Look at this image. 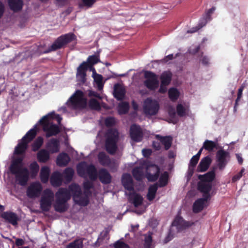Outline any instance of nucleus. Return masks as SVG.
Instances as JSON below:
<instances>
[{"mask_svg": "<svg viewBox=\"0 0 248 248\" xmlns=\"http://www.w3.org/2000/svg\"><path fill=\"white\" fill-rule=\"evenodd\" d=\"M84 191V193H86L89 195H91L92 194L90 189L93 188V185L92 182L87 181L83 183V184Z\"/></svg>", "mask_w": 248, "mask_h": 248, "instance_id": "09e8293b", "label": "nucleus"}, {"mask_svg": "<svg viewBox=\"0 0 248 248\" xmlns=\"http://www.w3.org/2000/svg\"><path fill=\"white\" fill-rule=\"evenodd\" d=\"M155 137L164 146L166 150H168L170 148L172 141V138L171 136H162L160 135H156Z\"/></svg>", "mask_w": 248, "mask_h": 248, "instance_id": "4be33fe9", "label": "nucleus"}, {"mask_svg": "<svg viewBox=\"0 0 248 248\" xmlns=\"http://www.w3.org/2000/svg\"><path fill=\"white\" fill-rule=\"evenodd\" d=\"M50 170L46 166L43 167L40 171V177L42 182L46 183L47 182L49 176Z\"/></svg>", "mask_w": 248, "mask_h": 248, "instance_id": "f704fd0d", "label": "nucleus"}, {"mask_svg": "<svg viewBox=\"0 0 248 248\" xmlns=\"http://www.w3.org/2000/svg\"><path fill=\"white\" fill-rule=\"evenodd\" d=\"M62 46V37H59L58 39L51 45L50 48L45 51V53H47L51 51L55 50L60 48Z\"/></svg>", "mask_w": 248, "mask_h": 248, "instance_id": "49530a36", "label": "nucleus"}, {"mask_svg": "<svg viewBox=\"0 0 248 248\" xmlns=\"http://www.w3.org/2000/svg\"><path fill=\"white\" fill-rule=\"evenodd\" d=\"M54 193L49 189H45L40 201V206L41 209L44 211H47L49 210L52 202L54 200Z\"/></svg>", "mask_w": 248, "mask_h": 248, "instance_id": "1a4fd4ad", "label": "nucleus"}, {"mask_svg": "<svg viewBox=\"0 0 248 248\" xmlns=\"http://www.w3.org/2000/svg\"><path fill=\"white\" fill-rule=\"evenodd\" d=\"M169 174L168 172H164L160 176L158 184V187H162L166 186L168 183Z\"/></svg>", "mask_w": 248, "mask_h": 248, "instance_id": "58836bf2", "label": "nucleus"}, {"mask_svg": "<svg viewBox=\"0 0 248 248\" xmlns=\"http://www.w3.org/2000/svg\"><path fill=\"white\" fill-rule=\"evenodd\" d=\"M208 18H207L206 16H204L201 19V20L199 21V23L198 25V26L196 27L195 30L191 31L190 32H194L200 29L201 28H202L203 26H204L207 23L208 21Z\"/></svg>", "mask_w": 248, "mask_h": 248, "instance_id": "8fccbe9b", "label": "nucleus"}, {"mask_svg": "<svg viewBox=\"0 0 248 248\" xmlns=\"http://www.w3.org/2000/svg\"><path fill=\"white\" fill-rule=\"evenodd\" d=\"M192 224L190 222L184 220L181 217L177 216L172 222V225L184 229L191 226Z\"/></svg>", "mask_w": 248, "mask_h": 248, "instance_id": "aec40b11", "label": "nucleus"}, {"mask_svg": "<svg viewBox=\"0 0 248 248\" xmlns=\"http://www.w3.org/2000/svg\"><path fill=\"white\" fill-rule=\"evenodd\" d=\"M70 160V157L68 154L63 152V167L66 166Z\"/></svg>", "mask_w": 248, "mask_h": 248, "instance_id": "13d9d810", "label": "nucleus"}, {"mask_svg": "<svg viewBox=\"0 0 248 248\" xmlns=\"http://www.w3.org/2000/svg\"><path fill=\"white\" fill-rule=\"evenodd\" d=\"M74 174V170L70 167L66 168L63 171V178H64L68 182L72 181Z\"/></svg>", "mask_w": 248, "mask_h": 248, "instance_id": "4c0bfd02", "label": "nucleus"}, {"mask_svg": "<svg viewBox=\"0 0 248 248\" xmlns=\"http://www.w3.org/2000/svg\"><path fill=\"white\" fill-rule=\"evenodd\" d=\"M42 190V186L39 182H34L31 184L27 190V196L33 198L39 197Z\"/></svg>", "mask_w": 248, "mask_h": 248, "instance_id": "4468645a", "label": "nucleus"}, {"mask_svg": "<svg viewBox=\"0 0 248 248\" xmlns=\"http://www.w3.org/2000/svg\"><path fill=\"white\" fill-rule=\"evenodd\" d=\"M105 138L106 151L110 155H114L118 149L117 143L119 140L118 131L115 128H109L105 134Z\"/></svg>", "mask_w": 248, "mask_h": 248, "instance_id": "7ed1b4c3", "label": "nucleus"}, {"mask_svg": "<svg viewBox=\"0 0 248 248\" xmlns=\"http://www.w3.org/2000/svg\"><path fill=\"white\" fill-rule=\"evenodd\" d=\"M122 184L124 188L128 191H132L134 190L133 181L129 173H124L122 177Z\"/></svg>", "mask_w": 248, "mask_h": 248, "instance_id": "f3484780", "label": "nucleus"}, {"mask_svg": "<svg viewBox=\"0 0 248 248\" xmlns=\"http://www.w3.org/2000/svg\"><path fill=\"white\" fill-rule=\"evenodd\" d=\"M88 69H91V67L86 62H82L77 68V76L83 83L86 81V71Z\"/></svg>", "mask_w": 248, "mask_h": 248, "instance_id": "dca6fc26", "label": "nucleus"}, {"mask_svg": "<svg viewBox=\"0 0 248 248\" xmlns=\"http://www.w3.org/2000/svg\"><path fill=\"white\" fill-rule=\"evenodd\" d=\"M50 182L54 186H59L62 183V175L58 172H55L52 175L50 178Z\"/></svg>", "mask_w": 248, "mask_h": 248, "instance_id": "c756f323", "label": "nucleus"}, {"mask_svg": "<svg viewBox=\"0 0 248 248\" xmlns=\"http://www.w3.org/2000/svg\"><path fill=\"white\" fill-rule=\"evenodd\" d=\"M77 171L78 175L82 178H86L87 174L92 181H95L97 178V172L95 166L93 164L88 165L85 162L78 164Z\"/></svg>", "mask_w": 248, "mask_h": 248, "instance_id": "39448f33", "label": "nucleus"}, {"mask_svg": "<svg viewBox=\"0 0 248 248\" xmlns=\"http://www.w3.org/2000/svg\"><path fill=\"white\" fill-rule=\"evenodd\" d=\"M152 146L156 151L160 150L161 148L160 142L155 141H153Z\"/></svg>", "mask_w": 248, "mask_h": 248, "instance_id": "774afa93", "label": "nucleus"}, {"mask_svg": "<svg viewBox=\"0 0 248 248\" xmlns=\"http://www.w3.org/2000/svg\"><path fill=\"white\" fill-rule=\"evenodd\" d=\"M63 145L65 147V150L69 154H72L74 151V149L70 146L67 135L66 133L63 134Z\"/></svg>", "mask_w": 248, "mask_h": 248, "instance_id": "37998d69", "label": "nucleus"}, {"mask_svg": "<svg viewBox=\"0 0 248 248\" xmlns=\"http://www.w3.org/2000/svg\"><path fill=\"white\" fill-rule=\"evenodd\" d=\"M115 119L113 117L107 118L105 120V124L107 127H111L115 124Z\"/></svg>", "mask_w": 248, "mask_h": 248, "instance_id": "5fc2aeb1", "label": "nucleus"}, {"mask_svg": "<svg viewBox=\"0 0 248 248\" xmlns=\"http://www.w3.org/2000/svg\"><path fill=\"white\" fill-rule=\"evenodd\" d=\"M108 231H106L101 233L99 237L98 238V239L96 243L102 242L108 236Z\"/></svg>", "mask_w": 248, "mask_h": 248, "instance_id": "bf43d9fd", "label": "nucleus"}, {"mask_svg": "<svg viewBox=\"0 0 248 248\" xmlns=\"http://www.w3.org/2000/svg\"><path fill=\"white\" fill-rule=\"evenodd\" d=\"M56 201L54 203V208L57 211L62 212V189L60 188L56 194Z\"/></svg>", "mask_w": 248, "mask_h": 248, "instance_id": "cd10ccee", "label": "nucleus"}, {"mask_svg": "<svg viewBox=\"0 0 248 248\" xmlns=\"http://www.w3.org/2000/svg\"><path fill=\"white\" fill-rule=\"evenodd\" d=\"M98 160L99 163L103 166H108L111 169L117 170L118 165L114 161H111L108 155L105 152H100L97 155Z\"/></svg>", "mask_w": 248, "mask_h": 248, "instance_id": "f8f14e48", "label": "nucleus"}, {"mask_svg": "<svg viewBox=\"0 0 248 248\" xmlns=\"http://www.w3.org/2000/svg\"><path fill=\"white\" fill-rule=\"evenodd\" d=\"M174 58L173 55L172 54L168 55L165 56L163 59L161 60V62L163 63L167 62L169 60H171Z\"/></svg>", "mask_w": 248, "mask_h": 248, "instance_id": "338daca9", "label": "nucleus"}, {"mask_svg": "<svg viewBox=\"0 0 248 248\" xmlns=\"http://www.w3.org/2000/svg\"><path fill=\"white\" fill-rule=\"evenodd\" d=\"M97 177L103 184L108 185L111 183L112 177L107 169L102 168L98 171Z\"/></svg>", "mask_w": 248, "mask_h": 248, "instance_id": "a211bd4d", "label": "nucleus"}, {"mask_svg": "<svg viewBox=\"0 0 248 248\" xmlns=\"http://www.w3.org/2000/svg\"><path fill=\"white\" fill-rule=\"evenodd\" d=\"M199 159L200 158H198L197 156L195 155L192 157L189 164V170H190L191 168H192V171H193V170L197 165L199 160Z\"/></svg>", "mask_w": 248, "mask_h": 248, "instance_id": "603ef678", "label": "nucleus"}, {"mask_svg": "<svg viewBox=\"0 0 248 248\" xmlns=\"http://www.w3.org/2000/svg\"><path fill=\"white\" fill-rule=\"evenodd\" d=\"M144 76L146 79L144 82V84L148 89L154 91L158 88L159 81L155 73L150 71H145Z\"/></svg>", "mask_w": 248, "mask_h": 248, "instance_id": "6e6552de", "label": "nucleus"}, {"mask_svg": "<svg viewBox=\"0 0 248 248\" xmlns=\"http://www.w3.org/2000/svg\"><path fill=\"white\" fill-rule=\"evenodd\" d=\"M200 61L204 65L209 66V59L206 56H202L200 58Z\"/></svg>", "mask_w": 248, "mask_h": 248, "instance_id": "e2e57ef3", "label": "nucleus"}, {"mask_svg": "<svg viewBox=\"0 0 248 248\" xmlns=\"http://www.w3.org/2000/svg\"><path fill=\"white\" fill-rule=\"evenodd\" d=\"M83 239L81 238L77 239L70 243L66 247V248H83Z\"/></svg>", "mask_w": 248, "mask_h": 248, "instance_id": "c03bdc74", "label": "nucleus"}, {"mask_svg": "<svg viewBox=\"0 0 248 248\" xmlns=\"http://www.w3.org/2000/svg\"><path fill=\"white\" fill-rule=\"evenodd\" d=\"M30 169L33 175H35L39 170V166L36 162H33L30 165Z\"/></svg>", "mask_w": 248, "mask_h": 248, "instance_id": "6e6d98bb", "label": "nucleus"}, {"mask_svg": "<svg viewBox=\"0 0 248 248\" xmlns=\"http://www.w3.org/2000/svg\"><path fill=\"white\" fill-rule=\"evenodd\" d=\"M43 142V139L41 137H38L33 143L32 150L34 151L37 150L42 145Z\"/></svg>", "mask_w": 248, "mask_h": 248, "instance_id": "3c124183", "label": "nucleus"}, {"mask_svg": "<svg viewBox=\"0 0 248 248\" xmlns=\"http://www.w3.org/2000/svg\"><path fill=\"white\" fill-rule=\"evenodd\" d=\"M89 106L92 110H100L101 109L99 102L94 98H92L89 100Z\"/></svg>", "mask_w": 248, "mask_h": 248, "instance_id": "de8ad7c7", "label": "nucleus"}, {"mask_svg": "<svg viewBox=\"0 0 248 248\" xmlns=\"http://www.w3.org/2000/svg\"><path fill=\"white\" fill-rule=\"evenodd\" d=\"M93 78L98 86L101 85L103 80V77L102 75L96 73L94 75Z\"/></svg>", "mask_w": 248, "mask_h": 248, "instance_id": "4d7b16f0", "label": "nucleus"}, {"mask_svg": "<svg viewBox=\"0 0 248 248\" xmlns=\"http://www.w3.org/2000/svg\"><path fill=\"white\" fill-rule=\"evenodd\" d=\"M160 108L158 101L150 97L146 98L143 102V109L146 116H152L157 114Z\"/></svg>", "mask_w": 248, "mask_h": 248, "instance_id": "0eeeda50", "label": "nucleus"}, {"mask_svg": "<svg viewBox=\"0 0 248 248\" xmlns=\"http://www.w3.org/2000/svg\"><path fill=\"white\" fill-rule=\"evenodd\" d=\"M95 2L96 0H82L83 5L88 7H91Z\"/></svg>", "mask_w": 248, "mask_h": 248, "instance_id": "052dcab7", "label": "nucleus"}, {"mask_svg": "<svg viewBox=\"0 0 248 248\" xmlns=\"http://www.w3.org/2000/svg\"><path fill=\"white\" fill-rule=\"evenodd\" d=\"M203 198H199L195 201L193 205V212L198 213L204 208L205 202L210 198V195H203Z\"/></svg>", "mask_w": 248, "mask_h": 248, "instance_id": "2eb2a0df", "label": "nucleus"}, {"mask_svg": "<svg viewBox=\"0 0 248 248\" xmlns=\"http://www.w3.org/2000/svg\"><path fill=\"white\" fill-rule=\"evenodd\" d=\"M212 187V185L210 183L200 181L198 183V189L202 193H203V195H205V196L210 195L209 193Z\"/></svg>", "mask_w": 248, "mask_h": 248, "instance_id": "5701e85b", "label": "nucleus"}, {"mask_svg": "<svg viewBox=\"0 0 248 248\" xmlns=\"http://www.w3.org/2000/svg\"><path fill=\"white\" fill-rule=\"evenodd\" d=\"M212 159L209 156H207L203 157L202 159L198 166L197 171L198 172H204L206 171L209 168Z\"/></svg>", "mask_w": 248, "mask_h": 248, "instance_id": "412c9836", "label": "nucleus"}, {"mask_svg": "<svg viewBox=\"0 0 248 248\" xmlns=\"http://www.w3.org/2000/svg\"><path fill=\"white\" fill-rule=\"evenodd\" d=\"M129 134L131 139L136 142L141 141L143 138V133L141 127L136 124L131 125Z\"/></svg>", "mask_w": 248, "mask_h": 248, "instance_id": "9b49d317", "label": "nucleus"}, {"mask_svg": "<svg viewBox=\"0 0 248 248\" xmlns=\"http://www.w3.org/2000/svg\"><path fill=\"white\" fill-rule=\"evenodd\" d=\"M188 109L185 108L183 105L178 104L176 106V112L180 117H183L188 114Z\"/></svg>", "mask_w": 248, "mask_h": 248, "instance_id": "79ce46f5", "label": "nucleus"}, {"mask_svg": "<svg viewBox=\"0 0 248 248\" xmlns=\"http://www.w3.org/2000/svg\"><path fill=\"white\" fill-rule=\"evenodd\" d=\"M142 153L144 157H149L152 153V151L150 149H143L142 150Z\"/></svg>", "mask_w": 248, "mask_h": 248, "instance_id": "0e129e2a", "label": "nucleus"}, {"mask_svg": "<svg viewBox=\"0 0 248 248\" xmlns=\"http://www.w3.org/2000/svg\"><path fill=\"white\" fill-rule=\"evenodd\" d=\"M133 177L138 181H141L144 177L143 168L140 167H135L132 171Z\"/></svg>", "mask_w": 248, "mask_h": 248, "instance_id": "c85d7f7f", "label": "nucleus"}, {"mask_svg": "<svg viewBox=\"0 0 248 248\" xmlns=\"http://www.w3.org/2000/svg\"><path fill=\"white\" fill-rule=\"evenodd\" d=\"M129 109V103L126 102H123L118 105V113L120 114H125L128 113Z\"/></svg>", "mask_w": 248, "mask_h": 248, "instance_id": "a19ab883", "label": "nucleus"}, {"mask_svg": "<svg viewBox=\"0 0 248 248\" xmlns=\"http://www.w3.org/2000/svg\"><path fill=\"white\" fill-rule=\"evenodd\" d=\"M114 248H130L129 245L125 243L118 240L114 244Z\"/></svg>", "mask_w": 248, "mask_h": 248, "instance_id": "864d4df0", "label": "nucleus"}, {"mask_svg": "<svg viewBox=\"0 0 248 248\" xmlns=\"http://www.w3.org/2000/svg\"><path fill=\"white\" fill-rule=\"evenodd\" d=\"M77 36L73 33L70 32L63 35V48L69 44L72 48L74 47L77 44Z\"/></svg>", "mask_w": 248, "mask_h": 248, "instance_id": "6ab92c4d", "label": "nucleus"}, {"mask_svg": "<svg viewBox=\"0 0 248 248\" xmlns=\"http://www.w3.org/2000/svg\"><path fill=\"white\" fill-rule=\"evenodd\" d=\"M158 187L157 183L154 184L149 186L147 195V198L149 201H152L155 198Z\"/></svg>", "mask_w": 248, "mask_h": 248, "instance_id": "473e14b6", "label": "nucleus"}, {"mask_svg": "<svg viewBox=\"0 0 248 248\" xmlns=\"http://www.w3.org/2000/svg\"><path fill=\"white\" fill-rule=\"evenodd\" d=\"M37 157L40 162H45L49 159V154L46 150L43 149L38 153Z\"/></svg>", "mask_w": 248, "mask_h": 248, "instance_id": "ea45409f", "label": "nucleus"}, {"mask_svg": "<svg viewBox=\"0 0 248 248\" xmlns=\"http://www.w3.org/2000/svg\"><path fill=\"white\" fill-rule=\"evenodd\" d=\"M36 126L31 129L22 138L15 148L13 158L9 167L11 173L15 176L16 182L21 186H25L29 179V171L27 168L22 167L23 154L27 148V145L36 134Z\"/></svg>", "mask_w": 248, "mask_h": 248, "instance_id": "f257e3e1", "label": "nucleus"}, {"mask_svg": "<svg viewBox=\"0 0 248 248\" xmlns=\"http://www.w3.org/2000/svg\"><path fill=\"white\" fill-rule=\"evenodd\" d=\"M87 63L89 64V66L91 67V70L93 71V73L95 72V69L93 66L100 62L99 55H93L89 56L87 60Z\"/></svg>", "mask_w": 248, "mask_h": 248, "instance_id": "72a5a7b5", "label": "nucleus"}, {"mask_svg": "<svg viewBox=\"0 0 248 248\" xmlns=\"http://www.w3.org/2000/svg\"><path fill=\"white\" fill-rule=\"evenodd\" d=\"M216 157L218 169L223 170L230 160V153L224 149H220L217 152Z\"/></svg>", "mask_w": 248, "mask_h": 248, "instance_id": "9d476101", "label": "nucleus"}, {"mask_svg": "<svg viewBox=\"0 0 248 248\" xmlns=\"http://www.w3.org/2000/svg\"><path fill=\"white\" fill-rule=\"evenodd\" d=\"M1 217L5 220L15 225L17 224V217L16 215L12 212H4L2 214Z\"/></svg>", "mask_w": 248, "mask_h": 248, "instance_id": "a878e982", "label": "nucleus"}, {"mask_svg": "<svg viewBox=\"0 0 248 248\" xmlns=\"http://www.w3.org/2000/svg\"><path fill=\"white\" fill-rule=\"evenodd\" d=\"M68 189L76 204L82 207L86 206L89 204L90 202L89 195L82 192L81 187L78 184L76 183L71 184L69 186Z\"/></svg>", "mask_w": 248, "mask_h": 248, "instance_id": "20e7f679", "label": "nucleus"}, {"mask_svg": "<svg viewBox=\"0 0 248 248\" xmlns=\"http://www.w3.org/2000/svg\"><path fill=\"white\" fill-rule=\"evenodd\" d=\"M169 97L172 102L176 101L179 98L180 93L175 88H170L168 91Z\"/></svg>", "mask_w": 248, "mask_h": 248, "instance_id": "c9c22d12", "label": "nucleus"}, {"mask_svg": "<svg viewBox=\"0 0 248 248\" xmlns=\"http://www.w3.org/2000/svg\"><path fill=\"white\" fill-rule=\"evenodd\" d=\"M172 74L170 71L163 72L160 77L161 84L165 85H169L172 79Z\"/></svg>", "mask_w": 248, "mask_h": 248, "instance_id": "bb28decb", "label": "nucleus"}, {"mask_svg": "<svg viewBox=\"0 0 248 248\" xmlns=\"http://www.w3.org/2000/svg\"><path fill=\"white\" fill-rule=\"evenodd\" d=\"M217 144L215 141L206 140L203 142L202 148H204L209 152H211L215 148H217Z\"/></svg>", "mask_w": 248, "mask_h": 248, "instance_id": "e433bc0d", "label": "nucleus"}, {"mask_svg": "<svg viewBox=\"0 0 248 248\" xmlns=\"http://www.w3.org/2000/svg\"><path fill=\"white\" fill-rule=\"evenodd\" d=\"M159 167L155 164L148 165L146 168V178L150 182L156 181L160 174Z\"/></svg>", "mask_w": 248, "mask_h": 248, "instance_id": "ddd939ff", "label": "nucleus"}, {"mask_svg": "<svg viewBox=\"0 0 248 248\" xmlns=\"http://www.w3.org/2000/svg\"><path fill=\"white\" fill-rule=\"evenodd\" d=\"M113 94L118 100H122L125 94V89L120 85L117 84L114 86Z\"/></svg>", "mask_w": 248, "mask_h": 248, "instance_id": "b1692460", "label": "nucleus"}, {"mask_svg": "<svg viewBox=\"0 0 248 248\" xmlns=\"http://www.w3.org/2000/svg\"><path fill=\"white\" fill-rule=\"evenodd\" d=\"M9 6L15 12L20 10L23 5L22 0H8Z\"/></svg>", "mask_w": 248, "mask_h": 248, "instance_id": "7c9ffc66", "label": "nucleus"}, {"mask_svg": "<svg viewBox=\"0 0 248 248\" xmlns=\"http://www.w3.org/2000/svg\"><path fill=\"white\" fill-rule=\"evenodd\" d=\"M55 120L60 124L61 118L59 115L50 113L44 116L39 121V123L42 125L43 130L46 132V136L47 138L56 135L60 132L59 127L54 124L53 122Z\"/></svg>", "mask_w": 248, "mask_h": 248, "instance_id": "f03ea898", "label": "nucleus"}, {"mask_svg": "<svg viewBox=\"0 0 248 248\" xmlns=\"http://www.w3.org/2000/svg\"><path fill=\"white\" fill-rule=\"evenodd\" d=\"M88 96L89 97H95L99 99H102V97L98 93L92 90L89 91Z\"/></svg>", "mask_w": 248, "mask_h": 248, "instance_id": "69168bd1", "label": "nucleus"}, {"mask_svg": "<svg viewBox=\"0 0 248 248\" xmlns=\"http://www.w3.org/2000/svg\"><path fill=\"white\" fill-rule=\"evenodd\" d=\"M143 197L138 193L133 194L132 203L135 207H138L141 205L143 203Z\"/></svg>", "mask_w": 248, "mask_h": 248, "instance_id": "a18cd8bd", "label": "nucleus"}, {"mask_svg": "<svg viewBox=\"0 0 248 248\" xmlns=\"http://www.w3.org/2000/svg\"><path fill=\"white\" fill-rule=\"evenodd\" d=\"M46 147L52 153L57 152L59 150V141L56 139H51L48 142Z\"/></svg>", "mask_w": 248, "mask_h": 248, "instance_id": "2f4dec72", "label": "nucleus"}, {"mask_svg": "<svg viewBox=\"0 0 248 248\" xmlns=\"http://www.w3.org/2000/svg\"><path fill=\"white\" fill-rule=\"evenodd\" d=\"M216 177L215 172L214 170H210L204 174V175H199L198 179L201 181H203L206 183H210L214 181Z\"/></svg>", "mask_w": 248, "mask_h": 248, "instance_id": "393cba45", "label": "nucleus"}, {"mask_svg": "<svg viewBox=\"0 0 248 248\" xmlns=\"http://www.w3.org/2000/svg\"><path fill=\"white\" fill-rule=\"evenodd\" d=\"M244 89V86H241L239 88V89L238 90L237 97L236 99L235 100V101H236V105L238 104V103L239 101L240 100V99L242 97V93H243V91Z\"/></svg>", "mask_w": 248, "mask_h": 248, "instance_id": "680f3d73", "label": "nucleus"}, {"mask_svg": "<svg viewBox=\"0 0 248 248\" xmlns=\"http://www.w3.org/2000/svg\"><path fill=\"white\" fill-rule=\"evenodd\" d=\"M69 102L75 109H84L87 107V100L84 97V93L80 90H77L70 98Z\"/></svg>", "mask_w": 248, "mask_h": 248, "instance_id": "423d86ee", "label": "nucleus"}]
</instances>
